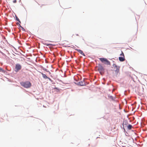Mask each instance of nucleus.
<instances>
[{"label": "nucleus", "instance_id": "nucleus-17", "mask_svg": "<svg viewBox=\"0 0 147 147\" xmlns=\"http://www.w3.org/2000/svg\"><path fill=\"white\" fill-rule=\"evenodd\" d=\"M76 36H79V35H78V34H77V35H76Z\"/></svg>", "mask_w": 147, "mask_h": 147}, {"label": "nucleus", "instance_id": "nucleus-5", "mask_svg": "<svg viewBox=\"0 0 147 147\" xmlns=\"http://www.w3.org/2000/svg\"><path fill=\"white\" fill-rule=\"evenodd\" d=\"M21 68V65L19 64H17L15 66V71L16 72H18V71H19L20 70Z\"/></svg>", "mask_w": 147, "mask_h": 147}, {"label": "nucleus", "instance_id": "nucleus-14", "mask_svg": "<svg viewBox=\"0 0 147 147\" xmlns=\"http://www.w3.org/2000/svg\"><path fill=\"white\" fill-rule=\"evenodd\" d=\"M16 20L18 21L20 23H21V22L20 21V20L19 19V18L17 17H16Z\"/></svg>", "mask_w": 147, "mask_h": 147}, {"label": "nucleus", "instance_id": "nucleus-3", "mask_svg": "<svg viewBox=\"0 0 147 147\" xmlns=\"http://www.w3.org/2000/svg\"><path fill=\"white\" fill-rule=\"evenodd\" d=\"M98 69L100 74L101 75L104 74V69L102 65H99Z\"/></svg>", "mask_w": 147, "mask_h": 147}, {"label": "nucleus", "instance_id": "nucleus-2", "mask_svg": "<svg viewBox=\"0 0 147 147\" xmlns=\"http://www.w3.org/2000/svg\"><path fill=\"white\" fill-rule=\"evenodd\" d=\"M100 60L105 64L107 65H111L110 62L106 58H101L99 59Z\"/></svg>", "mask_w": 147, "mask_h": 147}, {"label": "nucleus", "instance_id": "nucleus-9", "mask_svg": "<svg viewBox=\"0 0 147 147\" xmlns=\"http://www.w3.org/2000/svg\"><path fill=\"white\" fill-rule=\"evenodd\" d=\"M41 74L42 75V76L44 78H45V79H47V78H48V77L46 76V75L45 74H43V73H41Z\"/></svg>", "mask_w": 147, "mask_h": 147}, {"label": "nucleus", "instance_id": "nucleus-12", "mask_svg": "<svg viewBox=\"0 0 147 147\" xmlns=\"http://www.w3.org/2000/svg\"><path fill=\"white\" fill-rule=\"evenodd\" d=\"M0 72H4L3 69L1 67H0Z\"/></svg>", "mask_w": 147, "mask_h": 147}, {"label": "nucleus", "instance_id": "nucleus-15", "mask_svg": "<svg viewBox=\"0 0 147 147\" xmlns=\"http://www.w3.org/2000/svg\"><path fill=\"white\" fill-rule=\"evenodd\" d=\"M13 3H16L17 2V1L16 0H14L13 1Z\"/></svg>", "mask_w": 147, "mask_h": 147}, {"label": "nucleus", "instance_id": "nucleus-4", "mask_svg": "<svg viewBox=\"0 0 147 147\" xmlns=\"http://www.w3.org/2000/svg\"><path fill=\"white\" fill-rule=\"evenodd\" d=\"M113 66L114 68L115 72L117 73L119 71L120 67L117 66L115 64H113Z\"/></svg>", "mask_w": 147, "mask_h": 147}, {"label": "nucleus", "instance_id": "nucleus-7", "mask_svg": "<svg viewBox=\"0 0 147 147\" xmlns=\"http://www.w3.org/2000/svg\"><path fill=\"white\" fill-rule=\"evenodd\" d=\"M119 60L121 61H123L125 60L124 57H120L119 58Z\"/></svg>", "mask_w": 147, "mask_h": 147}, {"label": "nucleus", "instance_id": "nucleus-11", "mask_svg": "<svg viewBox=\"0 0 147 147\" xmlns=\"http://www.w3.org/2000/svg\"><path fill=\"white\" fill-rule=\"evenodd\" d=\"M132 127V126L131 125H129L127 126V128L128 129H131Z\"/></svg>", "mask_w": 147, "mask_h": 147}, {"label": "nucleus", "instance_id": "nucleus-10", "mask_svg": "<svg viewBox=\"0 0 147 147\" xmlns=\"http://www.w3.org/2000/svg\"><path fill=\"white\" fill-rule=\"evenodd\" d=\"M41 42L43 43L45 45H46L48 46L49 45V44L48 43H47L46 42V41H45V40H42L41 41Z\"/></svg>", "mask_w": 147, "mask_h": 147}, {"label": "nucleus", "instance_id": "nucleus-6", "mask_svg": "<svg viewBox=\"0 0 147 147\" xmlns=\"http://www.w3.org/2000/svg\"><path fill=\"white\" fill-rule=\"evenodd\" d=\"M78 85L81 86H84L85 85V83L84 81H83L79 82L78 83Z\"/></svg>", "mask_w": 147, "mask_h": 147}, {"label": "nucleus", "instance_id": "nucleus-16", "mask_svg": "<svg viewBox=\"0 0 147 147\" xmlns=\"http://www.w3.org/2000/svg\"><path fill=\"white\" fill-rule=\"evenodd\" d=\"M48 41L49 42H51V41H49H49Z\"/></svg>", "mask_w": 147, "mask_h": 147}, {"label": "nucleus", "instance_id": "nucleus-13", "mask_svg": "<svg viewBox=\"0 0 147 147\" xmlns=\"http://www.w3.org/2000/svg\"><path fill=\"white\" fill-rule=\"evenodd\" d=\"M120 55L122 57H124V53L122 51H121V53L120 54Z\"/></svg>", "mask_w": 147, "mask_h": 147}, {"label": "nucleus", "instance_id": "nucleus-1", "mask_svg": "<svg viewBox=\"0 0 147 147\" xmlns=\"http://www.w3.org/2000/svg\"><path fill=\"white\" fill-rule=\"evenodd\" d=\"M21 85L25 88H28L30 87L32 84L30 82L27 81L20 82Z\"/></svg>", "mask_w": 147, "mask_h": 147}, {"label": "nucleus", "instance_id": "nucleus-8", "mask_svg": "<svg viewBox=\"0 0 147 147\" xmlns=\"http://www.w3.org/2000/svg\"><path fill=\"white\" fill-rule=\"evenodd\" d=\"M76 50H77V51L82 55L84 56H85L84 54L83 53V51L82 50L78 49H77Z\"/></svg>", "mask_w": 147, "mask_h": 147}]
</instances>
